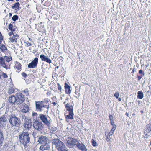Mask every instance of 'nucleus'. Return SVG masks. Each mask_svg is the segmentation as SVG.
<instances>
[{
    "instance_id": "62",
    "label": "nucleus",
    "mask_w": 151,
    "mask_h": 151,
    "mask_svg": "<svg viewBox=\"0 0 151 151\" xmlns=\"http://www.w3.org/2000/svg\"><path fill=\"white\" fill-rule=\"evenodd\" d=\"M141 16H142V15H141V16H140L139 17H141Z\"/></svg>"
},
{
    "instance_id": "3",
    "label": "nucleus",
    "mask_w": 151,
    "mask_h": 151,
    "mask_svg": "<svg viewBox=\"0 0 151 151\" xmlns=\"http://www.w3.org/2000/svg\"><path fill=\"white\" fill-rule=\"evenodd\" d=\"M44 102L42 101H35V108L37 111L42 112L43 110V108H46L47 109V112L49 109V105L44 104Z\"/></svg>"
},
{
    "instance_id": "55",
    "label": "nucleus",
    "mask_w": 151,
    "mask_h": 151,
    "mask_svg": "<svg viewBox=\"0 0 151 151\" xmlns=\"http://www.w3.org/2000/svg\"><path fill=\"white\" fill-rule=\"evenodd\" d=\"M1 79V73L0 72V79Z\"/></svg>"
},
{
    "instance_id": "24",
    "label": "nucleus",
    "mask_w": 151,
    "mask_h": 151,
    "mask_svg": "<svg viewBox=\"0 0 151 151\" xmlns=\"http://www.w3.org/2000/svg\"><path fill=\"white\" fill-rule=\"evenodd\" d=\"M20 4L19 2H17L15 3L12 6V8L15 10H19L20 8L19 7Z\"/></svg>"
},
{
    "instance_id": "40",
    "label": "nucleus",
    "mask_w": 151,
    "mask_h": 151,
    "mask_svg": "<svg viewBox=\"0 0 151 151\" xmlns=\"http://www.w3.org/2000/svg\"><path fill=\"white\" fill-rule=\"evenodd\" d=\"M114 96L117 99L119 98V94L118 92H116L114 94Z\"/></svg>"
},
{
    "instance_id": "61",
    "label": "nucleus",
    "mask_w": 151,
    "mask_h": 151,
    "mask_svg": "<svg viewBox=\"0 0 151 151\" xmlns=\"http://www.w3.org/2000/svg\"><path fill=\"white\" fill-rule=\"evenodd\" d=\"M141 16H142V15H141V16H140L139 17H141Z\"/></svg>"
},
{
    "instance_id": "19",
    "label": "nucleus",
    "mask_w": 151,
    "mask_h": 151,
    "mask_svg": "<svg viewBox=\"0 0 151 151\" xmlns=\"http://www.w3.org/2000/svg\"><path fill=\"white\" fill-rule=\"evenodd\" d=\"M7 120L6 117H2L0 118V127H2L5 125L4 123Z\"/></svg>"
},
{
    "instance_id": "31",
    "label": "nucleus",
    "mask_w": 151,
    "mask_h": 151,
    "mask_svg": "<svg viewBox=\"0 0 151 151\" xmlns=\"http://www.w3.org/2000/svg\"><path fill=\"white\" fill-rule=\"evenodd\" d=\"M14 91V88L13 87H10L8 89V93L9 94H11Z\"/></svg>"
},
{
    "instance_id": "45",
    "label": "nucleus",
    "mask_w": 151,
    "mask_h": 151,
    "mask_svg": "<svg viewBox=\"0 0 151 151\" xmlns=\"http://www.w3.org/2000/svg\"><path fill=\"white\" fill-rule=\"evenodd\" d=\"M26 45L27 47L31 46L32 45L31 43L30 42H29V41H27L26 42Z\"/></svg>"
},
{
    "instance_id": "13",
    "label": "nucleus",
    "mask_w": 151,
    "mask_h": 151,
    "mask_svg": "<svg viewBox=\"0 0 151 151\" xmlns=\"http://www.w3.org/2000/svg\"><path fill=\"white\" fill-rule=\"evenodd\" d=\"M40 58L42 61H45L49 63H52V60L48 58V56L42 54L40 55Z\"/></svg>"
},
{
    "instance_id": "8",
    "label": "nucleus",
    "mask_w": 151,
    "mask_h": 151,
    "mask_svg": "<svg viewBox=\"0 0 151 151\" xmlns=\"http://www.w3.org/2000/svg\"><path fill=\"white\" fill-rule=\"evenodd\" d=\"M9 35L10 37L9 39V41L12 43H16L18 39L19 36L16 34H14L12 32H9Z\"/></svg>"
},
{
    "instance_id": "41",
    "label": "nucleus",
    "mask_w": 151,
    "mask_h": 151,
    "mask_svg": "<svg viewBox=\"0 0 151 151\" xmlns=\"http://www.w3.org/2000/svg\"><path fill=\"white\" fill-rule=\"evenodd\" d=\"M48 128L50 130H53V131H55L56 130V128H55V127H51L50 126H50L49 127H48Z\"/></svg>"
},
{
    "instance_id": "52",
    "label": "nucleus",
    "mask_w": 151,
    "mask_h": 151,
    "mask_svg": "<svg viewBox=\"0 0 151 151\" xmlns=\"http://www.w3.org/2000/svg\"><path fill=\"white\" fill-rule=\"evenodd\" d=\"M52 104L54 106H55L56 104L57 103L55 102H53Z\"/></svg>"
},
{
    "instance_id": "33",
    "label": "nucleus",
    "mask_w": 151,
    "mask_h": 151,
    "mask_svg": "<svg viewBox=\"0 0 151 151\" xmlns=\"http://www.w3.org/2000/svg\"><path fill=\"white\" fill-rule=\"evenodd\" d=\"M0 49L3 52H4L5 50H7V48L4 45H2L0 47Z\"/></svg>"
},
{
    "instance_id": "30",
    "label": "nucleus",
    "mask_w": 151,
    "mask_h": 151,
    "mask_svg": "<svg viewBox=\"0 0 151 151\" xmlns=\"http://www.w3.org/2000/svg\"><path fill=\"white\" fill-rule=\"evenodd\" d=\"M144 129L148 131H151V124H147L146 126V127Z\"/></svg>"
},
{
    "instance_id": "51",
    "label": "nucleus",
    "mask_w": 151,
    "mask_h": 151,
    "mask_svg": "<svg viewBox=\"0 0 151 151\" xmlns=\"http://www.w3.org/2000/svg\"><path fill=\"white\" fill-rule=\"evenodd\" d=\"M125 114L126 115H127V116H129V114L127 112H126Z\"/></svg>"
},
{
    "instance_id": "21",
    "label": "nucleus",
    "mask_w": 151,
    "mask_h": 151,
    "mask_svg": "<svg viewBox=\"0 0 151 151\" xmlns=\"http://www.w3.org/2000/svg\"><path fill=\"white\" fill-rule=\"evenodd\" d=\"M0 65L4 68H7V66L3 57H0Z\"/></svg>"
},
{
    "instance_id": "53",
    "label": "nucleus",
    "mask_w": 151,
    "mask_h": 151,
    "mask_svg": "<svg viewBox=\"0 0 151 151\" xmlns=\"http://www.w3.org/2000/svg\"><path fill=\"white\" fill-rule=\"evenodd\" d=\"M9 17H11L12 16V14L11 13H9Z\"/></svg>"
},
{
    "instance_id": "11",
    "label": "nucleus",
    "mask_w": 151,
    "mask_h": 151,
    "mask_svg": "<svg viewBox=\"0 0 151 151\" xmlns=\"http://www.w3.org/2000/svg\"><path fill=\"white\" fill-rule=\"evenodd\" d=\"M67 144L69 147L72 148L76 145L75 139L71 138H68L67 139Z\"/></svg>"
},
{
    "instance_id": "47",
    "label": "nucleus",
    "mask_w": 151,
    "mask_h": 151,
    "mask_svg": "<svg viewBox=\"0 0 151 151\" xmlns=\"http://www.w3.org/2000/svg\"><path fill=\"white\" fill-rule=\"evenodd\" d=\"M143 76H142V75L138 76L137 77L138 80H140L142 78Z\"/></svg>"
},
{
    "instance_id": "27",
    "label": "nucleus",
    "mask_w": 151,
    "mask_h": 151,
    "mask_svg": "<svg viewBox=\"0 0 151 151\" xmlns=\"http://www.w3.org/2000/svg\"><path fill=\"white\" fill-rule=\"evenodd\" d=\"M138 95L137 96V97L138 98L142 99L143 98L144 96V94L143 92L141 91H139L137 93Z\"/></svg>"
},
{
    "instance_id": "50",
    "label": "nucleus",
    "mask_w": 151,
    "mask_h": 151,
    "mask_svg": "<svg viewBox=\"0 0 151 151\" xmlns=\"http://www.w3.org/2000/svg\"><path fill=\"white\" fill-rule=\"evenodd\" d=\"M70 106V105L68 104H67L65 105V107L66 108H67L68 107H69Z\"/></svg>"
},
{
    "instance_id": "22",
    "label": "nucleus",
    "mask_w": 151,
    "mask_h": 151,
    "mask_svg": "<svg viewBox=\"0 0 151 151\" xmlns=\"http://www.w3.org/2000/svg\"><path fill=\"white\" fill-rule=\"evenodd\" d=\"M3 133L1 130H0V148L1 147L3 143V141L4 140Z\"/></svg>"
},
{
    "instance_id": "29",
    "label": "nucleus",
    "mask_w": 151,
    "mask_h": 151,
    "mask_svg": "<svg viewBox=\"0 0 151 151\" xmlns=\"http://www.w3.org/2000/svg\"><path fill=\"white\" fill-rule=\"evenodd\" d=\"M109 120L110 121V124L111 125H113L114 124V117L111 115H109Z\"/></svg>"
},
{
    "instance_id": "1",
    "label": "nucleus",
    "mask_w": 151,
    "mask_h": 151,
    "mask_svg": "<svg viewBox=\"0 0 151 151\" xmlns=\"http://www.w3.org/2000/svg\"><path fill=\"white\" fill-rule=\"evenodd\" d=\"M30 135L28 132H24L19 135V141L24 147L26 146L30 142Z\"/></svg>"
},
{
    "instance_id": "12",
    "label": "nucleus",
    "mask_w": 151,
    "mask_h": 151,
    "mask_svg": "<svg viewBox=\"0 0 151 151\" xmlns=\"http://www.w3.org/2000/svg\"><path fill=\"white\" fill-rule=\"evenodd\" d=\"M48 138L45 136H41L39 138L38 142L39 143L42 144H46L47 143Z\"/></svg>"
},
{
    "instance_id": "7",
    "label": "nucleus",
    "mask_w": 151,
    "mask_h": 151,
    "mask_svg": "<svg viewBox=\"0 0 151 151\" xmlns=\"http://www.w3.org/2000/svg\"><path fill=\"white\" fill-rule=\"evenodd\" d=\"M16 104H20L24 101V97L23 95L21 93H18L16 94Z\"/></svg>"
},
{
    "instance_id": "34",
    "label": "nucleus",
    "mask_w": 151,
    "mask_h": 151,
    "mask_svg": "<svg viewBox=\"0 0 151 151\" xmlns=\"http://www.w3.org/2000/svg\"><path fill=\"white\" fill-rule=\"evenodd\" d=\"M18 17L17 15H14L13 16L12 18V20L14 21L18 20Z\"/></svg>"
},
{
    "instance_id": "39",
    "label": "nucleus",
    "mask_w": 151,
    "mask_h": 151,
    "mask_svg": "<svg viewBox=\"0 0 151 151\" xmlns=\"http://www.w3.org/2000/svg\"><path fill=\"white\" fill-rule=\"evenodd\" d=\"M139 74H141V75H142V76H144V72L141 69L139 71Z\"/></svg>"
},
{
    "instance_id": "44",
    "label": "nucleus",
    "mask_w": 151,
    "mask_h": 151,
    "mask_svg": "<svg viewBox=\"0 0 151 151\" xmlns=\"http://www.w3.org/2000/svg\"><path fill=\"white\" fill-rule=\"evenodd\" d=\"M21 75L22 76H23V77H24L25 78L27 76V74H26V73L24 72H22V73Z\"/></svg>"
},
{
    "instance_id": "17",
    "label": "nucleus",
    "mask_w": 151,
    "mask_h": 151,
    "mask_svg": "<svg viewBox=\"0 0 151 151\" xmlns=\"http://www.w3.org/2000/svg\"><path fill=\"white\" fill-rule=\"evenodd\" d=\"M15 69H17V71L18 72L21 71L22 68V66L20 63L18 62H16L15 63V65L14 66Z\"/></svg>"
},
{
    "instance_id": "6",
    "label": "nucleus",
    "mask_w": 151,
    "mask_h": 151,
    "mask_svg": "<svg viewBox=\"0 0 151 151\" xmlns=\"http://www.w3.org/2000/svg\"><path fill=\"white\" fill-rule=\"evenodd\" d=\"M33 126L35 129L38 131L42 130L44 128L42 123L38 121H35L33 122Z\"/></svg>"
},
{
    "instance_id": "25",
    "label": "nucleus",
    "mask_w": 151,
    "mask_h": 151,
    "mask_svg": "<svg viewBox=\"0 0 151 151\" xmlns=\"http://www.w3.org/2000/svg\"><path fill=\"white\" fill-rule=\"evenodd\" d=\"M111 125L113 126L112 128L109 133V134L111 135H113L114 132L116 128V125L114 124Z\"/></svg>"
},
{
    "instance_id": "32",
    "label": "nucleus",
    "mask_w": 151,
    "mask_h": 151,
    "mask_svg": "<svg viewBox=\"0 0 151 151\" xmlns=\"http://www.w3.org/2000/svg\"><path fill=\"white\" fill-rule=\"evenodd\" d=\"M91 143L92 145L94 147H96L97 146V144L96 141L94 140L93 139H92L91 140Z\"/></svg>"
},
{
    "instance_id": "49",
    "label": "nucleus",
    "mask_w": 151,
    "mask_h": 151,
    "mask_svg": "<svg viewBox=\"0 0 151 151\" xmlns=\"http://www.w3.org/2000/svg\"><path fill=\"white\" fill-rule=\"evenodd\" d=\"M136 69L134 68L132 71L131 73H134L136 71Z\"/></svg>"
},
{
    "instance_id": "35",
    "label": "nucleus",
    "mask_w": 151,
    "mask_h": 151,
    "mask_svg": "<svg viewBox=\"0 0 151 151\" xmlns=\"http://www.w3.org/2000/svg\"><path fill=\"white\" fill-rule=\"evenodd\" d=\"M13 26L12 24H9L8 27L9 29V30H11L12 31H15V29H13Z\"/></svg>"
},
{
    "instance_id": "4",
    "label": "nucleus",
    "mask_w": 151,
    "mask_h": 151,
    "mask_svg": "<svg viewBox=\"0 0 151 151\" xmlns=\"http://www.w3.org/2000/svg\"><path fill=\"white\" fill-rule=\"evenodd\" d=\"M52 143L58 150L61 151H68L65 150L66 146L59 139H53Z\"/></svg>"
},
{
    "instance_id": "5",
    "label": "nucleus",
    "mask_w": 151,
    "mask_h": 151,
    "mask_svg": "<svg viewBox=\"0 0 151 151\" xmlns=\"http://www.w3.org/2000/svg\"><path fill=\"white\" fill-rule=\"evenodd\" d=\"M39 116L40 119L43 123L47 127H49L51 124L50 122H51V120L50 119L48 120L47 119V116L45 115L40 114L39 115Z\"/></svg>"
},
{
    "instance_id": "46",
    "label": "nucleus",
    "mask_w": 151,
    "mask_h": 151,
    "mask_svg": "<svg viewBox=\"0 0 151 151\" xmlns=\"http://www.w3.org/2000/svg\"><path fill=\"white\" fill-rule=\"evenodd\" d=\"M57 84L58 86V89L59 90H61L62 89L61 86L59 83H58Z\"/></svg>"
},
{
    "instance_id": "59",
    "label": "nucleus",
    "mask_w": 151,
    "mask_h": 151,
    "mask_svg": "<svg viewBox=\"0 0 151 151\" xmlns=\"http://www.w3.org/2000/svg\"><path fill=\"white\" fill-rule=\"evenodd\" d=\"M141 111V112L142 113V112H143V111Z\"/></svg>"
},
{
    "instance_id": "37",
    "label": "nucleus",
    "mask_w": 151,
    "mask_h": 151,
    "mask_svg": "<svg viewBox=\"0 0 151 151\" xmlns=\"http://www.w3.org/2000/svg\"><path fill=\"white\" fill-rule=\"evenodd\" d=\"M21 118L23 120H24V122H25V121H26L27 120H29V119L28 118H26V116H25L24 115L22 116Z\"/></svg>"
},
{
    "instance_id": "48",
    "label": "nucleus",
    "mask_w": 151,
    "mask_h": 151,
    "mask_svg": "<svg viewBox=\"0 0 151 151\" xmlns=\"http://www.w3.org/2000/svg\"><path fill=\"white\" fill-rule=\"evenodd\" d=\"M32 115L33 116H37V113H35V112H32Z\"/></svg>"
},
{
    "instance_id": "23",
    "label": "nucleus",
    "mask_w": 151,
    "mask_h": 151,
    "mask_svg": "<svg viewBox=\"0 0 151 151\" xmlns=\"http://www.w3.org/2000/svg\"><path fill=\"white\" fill-rule=\"evenodd\" d=\"M151 131H148L145 129H144V136H143L145 138H147L151 135L150 132Z\"/></svg>"
},
{
    "instance_id": "57",
    "label": "nucleus",
    "mask_w": 151,
    "mask_h": 151,
    "mask_svg": "<svg viewBox=\"0 0 151 151\" xmlns=\"http://www.w3.org/2000/svg\"><path fill=\"white\" fill-rule=\"evenodd\" d=\"M16 1L17 2V1H19V0H16Z\"/></svg>"
},
{
    "instance_id": "43",
    "label": "nucleus",
    "mask_w": 151,
    "mask_h": 151,
    "mask_svg": "<svg viewBox=\"0 0 151 151\" xmlns=\"http://www.w3.org/2000/svg\"><path fill=\"white\" fill-rule=\"evenodd\" d=\"M65 89H66L70 88V87L68 84L65 83Z\"/></svg>"
},
{
    "instance_id": "20",
    "label": "nucleus",
    "mask_w": 151,
    "mask_h": 151,
    "mask_svg": "<svg viewBox=\"0 0 151 151\" xmlns=\"http://www.w3.org/2000/svg\"><path fill=\"white\" fill-rule=\"evenodd\" d=\"M9 101L12 104H16V102H17L16 96H11L9 98Z\"/></svg>"
},
{
    "instance_id": "54",
    "label": "nucleus",
    "mask_w": 151,
    "mask_h": 151,
    "mask_svg": "<svg viewBox=\"0 0 151 151\" xmlns=\"http://www.w3.org/2000/svg\"><path fill=\"white\" fill-rule=\"evenodd\" d=\"M118 101H121V98H118Z\"/></svg>"
},
{
    "instance_id": "10",
    "label": "nucleus",
    "mask_w": 151,
    "mask_h": 151,
    "mask_svg": "<svg viewBox=\"0 0 151 151\" xmlns=\"http://www.w3.org/2000/svg\"><path fill=\"white\" fill-rule=\"evenodd\" d=\"M38 62V59L35 58L28 65V67L29 68H35L37 66Z\"/></svg>"
},
{
    "instance_id": "18",
    "label": "nucleus",
    "mask_w": 151,
    "mask_h": 151,
    "mask_svg": "<svg viewBox=\"0 0 151 151\" xmlns=\"http://www.w3.org/2000/svg\"><path fill=\"white\" fill-rule=\"evenodd\" d=\"M41 146L40 147L39 149L40 150H44L50 149V147L47 143Z\"/></svg>"
},
{
    "instance_id": "14",
    "label": "nucleus",
    "mask_w": 151,
    "mask_h": 151,
    "mask_svg": "<svg viewBox=\"0 0 151 151\" xmlns=\"http://www.w3.org/2000/svg\"><path fill=\"white\" fill-rule=\"evenodd\" d=\"M67 109L69 111V114L67 116V118L68 119H73V107L71 106L68 107Z\"/></svg>"
},
{
    "instance_id": "26",
    "label": "nucleus",
    "mask_w": 151,
    "mask_h": 151,
    "mask_svg": "<svg viewBox=\"0 0 151 151\" xmlns=\"http://www.w3.org/2000/svg\"><path fill=\"white\" fill-rule=\"evenodd\" d=\"M112 135H111L109 134V133H108L107 134H105V136L106 137V140L107 142H111V136Z\"/></svg>"
},
{
    "instance_id": "60",
    "label": "nucleus",
    "mask_w": 151,
    "mask_h": 151,
    "mask_svg": "<svg viewBox=\"0 0 151 151\" xmlns=\"http://www.w3.org/2000/svg\"><path fill=\"white\" fill-rule=\"evenodd\" d=\"M56 68H58V66H57V67H56Z\"/></svg>"
},
{
    "instance_id": "15",
    "label": "nucleus",
    "mask_w": 151,
    "mask_h": 151,
    "mask_svg": "<svg viewBox=\"0 0 151 151\" xmlns=\"http://www.w3.org/2000/svg\"><path fill=\"white\" fill-rule=\"evenodd\" d=\"M77 147L81 151H88L85 145L78 142L76 144Z\"/></svg>"
},
{
    "instance_id": "16",
    "label": "nucleus",
    "mask_w": 151,
    "mask_h": 151,
    "mask_svg": "<svg viewBox=\"0 0 151 151\" xmlns=\"http://www.w3.org/2000/svg\"><path fill=\"white\" fill-rule=\"evenodd\" d=\"M22 107L21 111L23 113H26L28 112L29 110V107L27 105L24 104Z\"/></svg>"
},
{
    "instance_id": "58",
    "label": "nucleus",
    "mask_w": 151,
    "mask_h": 151,
    "mask_svg": "<svg viewBox=\"0 0 151 151\" xmlns=\"http://www.w3.org/2000/svg\"><path fill=\"white\" fill-rule=\"evenodd\" d=\"M29 40H30V38H29Z\"/></svg>"
},
{
    "instance_id": "42",
    "label": "nucleus",
    "mask_w": 151,
    "mask_h": 151,
    "mask_svg": "<svg viewBox=\"0 0 151 151\" xmlns=\"http://www.w3.org/2000/svg\"><path fill=\"white\" fill-rule=\"evenodd\" d=\"M24 92L26 94V95H29L28 90L27 88H26L24 90Z\"/></svg>"
},
{
    "instance_id": "56",
    "label": "nucleus",
    "mask_w": 151,
    "mask_h": 151,
    "mask_svg": "<svg viewBox=\"0 0 151 151\" xmlns=\"http://www.w3.org/2000/svg\"><path fill=\"white\" fill-rule=\"evenodd\" d=\"M8 1H13L14 0H7Z\"/></svg>"
},
{
    "instance_id": "28",
    "label": "nucleus",
    "mask_w": 151,
    "mask_h": 151,
    "mask_svg": "<svg viewBox=\"0 0 151 151\" xmlns=\"http://www.w3.org/2000/svg\"><path fill=\"white\" fill-rule=\"evenodd\" d=\"M3 57L5 61H6L8 62L12 60V58L11 56H5Z\"/></svg>"
},
{
    "instance_id": "9",
    "label": "nucleus",
    "mask_w": 151,
    "mask_h": 151,
    "mask_svg": "<svg viewBox=\"0 0 151 151\" xmlns=\"http://www.w3.org/2000/svg\"><path fill=\"white\" fill-rule=\"evenodd\" d=\"M23 126L24 129L26 130H29L32 127V122L30 119L27 120L24 122Z\"/></svg>"
},
{
    "instance_id": "38",
    "label": "nucleus",
    "mask_w": 151,
    "mask_h": 151,
    "mask_svg": "<svg viewBox=\"0 0 151 151\" xmlns=\"http://www.w3.org/2000/svg\"><path fill=\"white\" fill-rule=\"evenodd\" d=\"M65 89V92L66 93H67L68 94H70L71 93V90H70V88L66 89Z\"/></svg>"
},
{
    "instance_id": "2",
    "label": "nucleus",
    "mask_w": 151,
    "mask_h": 151,
    "mask_svg": "<svg viewBox=\"0 0 151 151\" xmlns=\"http://www.w3.org/2000/svg\"><path fill=\"white\" fill-rule=\"evenodd\" d=\"M10 124L12 126L19 127L20 126L21 121L19 118L17 117L14 114H12L8 117Z\"/></svg>"
},
{
    "instance_id": "36",
    "label": "nucleus",
    "mask_w": 151,
    "mask_h": 151,
    "mask_svg": "<svg viewBox=\"0 0 151 151\" xmlns=\"http://www.w3.org/2000/svg\"><path fill=\"white\" fill-rule=\"evenodd\" d=\"M1 76L4 78H6L8 77L7 74L4 72L1 73Z\"/></svg>"
}]
</instances>
